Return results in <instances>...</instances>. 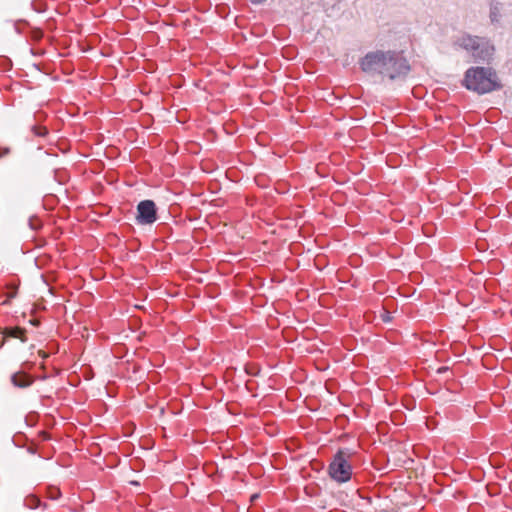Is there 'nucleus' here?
Segmentation results:
<instances>
[{
    "instance_id": "25",
    "label": "nucleus",
    "mask_w": 512,
    "mask_h": 512,
    "mask_svg": "<svg viewBox=\"0 0 512 512\" xmlns=\"http://www.w3.org/2000/svg\"><path fill=\"white\" fill-rule=\"evenodd\" d=\"M385 403H386V405H390V403H389V399H388V396H387V395H386Z\"/></svg>"
},
{
    "instance_id": "24",
    "label": "nucleus",
    "mask_w": 512,
    "mask_h": 512,
    "mask_svg": "<svg viewBox=\"0 0 512 512\" xmlns=\"http://www.w3.org/2000/svg\"><path fill=\"white\" fill-rule=\"evenodd\" d=\"M388 465H389V458H388V457H386V464H385V467L387 468V467H388Z\"/></svg>"
},
{
    "instance_id": "10",
    "label": "nucleus",
    "mask_w": 512,
    "mask_h": 512,
    "mask_svg": "<svg viewBox=\"0 0 512 512\" xmlns=\"http://www.w3.org/2000/svg\"><path fill=\"white\" fill-rule=\"evenodd\" d=\"M24 506L28 509H36L37 507L41 506V501L35 495H28L24 499Z\"/></svg>"
},
{
    "instance_id": "27",
    "label": "nucleus",
    "mask_w": 512,
    "mask_h": 512,
    "mask_svg": "<svg viewBox=\"0 0 512 512\" xmlns=\"http://www.w3.org/2000/svg\"><path fill=\"white\" fill-rule=\"evenodd\" d=\"M28 451H29L30 453H32V454H33V453H35L34 449H32V448H29V449H28Z\"/></svg>"
},
{
    "instance_id": "19",
    "label": "nucleus",
    "mask_w": 512,
    "mask_h": 512,
    "mask_svg": "<svg viewBox=\"0 0 512 512\" xmlns=\"http://www.w3.org/2000/svg\"><path fill=\"white\" fill-rule=\"evenodd\" d=\"M9 152L10 150L8 148H0V158L7 156Z\"/></svg>"
},
{
    "instance_id": "17",
    "label": "nucleus",
    "mask_w": 512,
    "mask_h": 512,
    "mask_svg": "<svg viewBox=\"0 0 512 512\" xmlns=\"http://www.w3.org/2000/svg\"><path fill=\"white\" fill-rule=\"evenodd\" d=\"M41 226V223L38 219L30 218L29 219V227L32 230H38Z\"/></svg>"
},
{
    "instance_id": "8",
    "label": "nucleus",
    "mask_w": 512,
    "mask_h": 512,
    "mask_svg": "<svg viewBox=\"0 0 512 512\" xmlns=\"http://www.w3.org/2000/svg\"><path fill=\"white\" fill-rule=\"evenodd\" d=\"M25 329L20 327H8L5 328L1 333L3 334V339L1 342V346L4 344L5 337L11 338H19L22 342H26L27 338L25 336Z\"/></svg>"
},
{
    "instance_id": "11",
    "label": "nucleus",
    "mask_w": 512,
    "mask_h": 512,
    "mask_svg": "<svg viewBox=\"0 0 512 512\" xmlns=\"http://www.w3.org/2000/svg\"><path fill=\"white\" fill-rule=\"evenodd\" d=\"M388 330L389 329L386 327V336H385L386 341H389L394 344L399 343V335L393 331L391 332L390 335H388Z\"/></svg>"
},
{
    "instance_id": "4",
    "label": "nucleus",
    "mask_w": 512,
    "mask_h": 512,
    "mask_svg": "<svg viewBox=\"0 0 512 512\" xmlns=\"http://www.w3.org/2000/svg\"><path fill=\"white\" fill-rule=\"evenodd\" d=\"M329 475L337 482L344 483L351 478V466L342 452H338L329 465Z\"/></svg>"
},
{
    "instance_id": "2",
    "label": "nucleus",
    "mask_w": 512,
    "mask_h": 512,
    "mask_svg": "<svg viewBox=\"0 0 512 512\" xmlns=\"http://www.w3.org/2000/svg\"><path fill=\"white\" fill-rule=\"evenodd\" d=\"M459 45L467 51L472 52L475 60H486L492 55L493 48L478 37L463 36Z\"/></svg>"
},
{
    "instance_id": "9",
    "label": "nucleus",
    "mask_w": 512,
    "mask_h": 512,
    "mask_svg": "<svg viewBox=\"0 0 512 512\" xmlns=\"http://www.w3.org/2000/svg\"><path fill=\"white\" fill-rule=\"evenodd\" d=\"M405 496H406V494H405L403 489H400L399 493H398V490L396 488H394L393 489V495L392 494H388L386 492L385 499L390 498V501L393 504V507L391 508V512H396L397 509H399L400 506L405 505V501H402L400 499L401 497L405 498Z\"/></svg>"
},
{
    "instance_id": "12",
    "label": "nucleus",
    "mask_w": 512,
    "mask_h": 512,
    "mask_svg": "<svg viewBox=\"0 0 512 512\" xmlns=\"http://www.w3.org/2000/svg\"><path fill=\"white\" fill-rule=\"evenodd\" d=\"M403 414L401 412L393 411L390 415L391 422L399 425L402 421Z\"/></svg>"
},
{
    "instance_id": "7",
    "label": "nucleus",
    "mask_w": 512,
    "mask_h": 512,
    "mask_svg": "<svg viewBox=\"0 0 512 512\" xmlns=\"http://www.w3.org/2000/svg\"><path fill=\"white\" fill-rule=\"evenodd\" d=\"M33 366L31 362L22 364V368L11 375V383L17 388H27L34 383V377L27 373V370Z\"/></svg>"
},
{
    "instance_id": "22",
    "label": "nucleus",
    "mask_w": 512,
    "mask_h": 512,
    "mask_svg": "<svg viewBox=\"0 0 512 512\" xmlns=\"http://www.w3.org/2000/svg\"><path fill=\"white\" fill-rule=\"evenodd\" d=\"M38 354H39V356H40V357H42V358H46V357L48 356V355H47L44 351H42V350H40V351L38 352Z\"/></svg>"
},
{
    "instance_id": "3",
    "label": "nucleus",
    "mask_w": 512,
    "mask_h": 512,
    "mask_svg": "<svg viewBox=\"0 0 512 512\" xmlns=\"http://www.w3.org/2000/svg\"><path fill=\"white\" fill-rule=\"evenodd\" d=\"M410 71V66L401 53H393L386 58V75L391 80L404 78Z\"/></svg>"
},
{
    "instance_id": "20",
    "label": "nucleus",
    "mask_w": 512,
    "mask_h": 512,
    "mask_svg": "<svg viewBox=\"0 0 512 512\" xmlns=\"http://www.w3.org/2000/svg\"><path fill=\"white\" fill-rule=\"evenodd\" d=\"M11 441L15 446L22 447L21 440H17L15 437H12Z\"/></svg>"
},
{
    "instance_id": "29",
    "label": "nucleus",
    "mask_w": 512,
    "mask_h": 512,
    "mask_svg": "<svg viewBox=\"0 0 512 512\" xmlns=\"http://www.w3.org/2000/svg\"><path fill=\"white\" fill-rule=\"evenodd\" d=\"M385 512H390V511H389V507H388V505H387V504H386V510H385Z\"/></svg>"
},
{
    "instance_id": "16",
    "label": "nucleus",
    "mask_w": 512,
    "mask_h": 512,
    "mask_svg": "<svg viewBox=\"0 0 512 512\" xmlns=\"http://www.w3.org/2000/svg\"><path fill=\"white\" fill-rule=\"evenodd\" d=\"M159 170H160L162 173H164V175H165L166 177H169V176H172V175H173V174H172V172H171V166H170V164H169V163H167V164H165V165L161 166V167L159 168Z\"/></svg>"
},
{
    "instance_id": "6",
    "label": "nucleus",
    "mask_w": 512,
    "mask_h": 512,
    "mask_svg": "<svg viewBox=\"0 0 512 512\" xmlns=\"http://www.w3.org/2000/svg\"><path fill=\"white\" fill-rule=\"evenodd\" d=\"M384 66V53L372 52L368 53L361 61V68L366 73L380 72Z\"/></svg>"
},
{
    "instance_id": "5",
    "label": "nucleus",
    "mask_w": 512,
    "mask_h": 512,
    "mask_svg": "<svg viewBox=\"0 0 512 512\" xmlns=\"http://www.w3.org/2000/svg\"><path fill=\"white\" fill-rule=\"evenodd\" d=\"M157 208L153 200H143L137 205L136 222L139 225H151L157 220Z\"/></svg>"
},
{
    "instance_id": "14",
    "label": "nucleus",
    "mask_w": 512,
    "mask_h": 512,
    "mask_svg": "<svg viewBox=\"0 0 512 512\" xmlns=\"http://www.w3.org/2000/svg\"><path fill=\"white\" fill-rule=\"evenodd\" d=\"M32 131L37 136H45L48 132L46 127H38V126H33Z\"/></svg>"
},
{
    "instance_id": "23",
    "label": "nucleus",
    "mask_w": 512,
    "mask_h": 512,
    "mask_svg": "<svg viewBox=\"0 0 512 512\" xmlns=\"http://www.w3.org/2000/svg\"><path fill=\"white\" fill-rule=\"evenodd\" d=\"M315 171H316L318 174H320L321 176H323V175H322L321 168H320V165H319V164L316 166Z\"/></svg>"
},
{
    "instance_id": "18",
    "label": "nucleus",
    "mask_w": 512,
    "mask_h": 512,
    "mask_svg": "<svg viewBox=\"0 0 512 512\" xmlns=\"http://www.w3.org/2000/svg\"><path fill=\"white\" fill-rule=\"evenodd\" d=\"M388 297L386 296V308H388L389 306V303L387 301ZM392 316L390 314V312L388 311V309H386V316H385V319H386V325L392 320Z\"/></svg>"
},
{
    "instance_id": "26",
    "label": "nucleus",
    "mask_w": 512,
    "mask_h": 512,
    "mask_svg": "<svg viewBox=\"0 0 512 512\" xmlns=\"http://www.w3.org/2000/svg\"><path fill=\"white\" fill-rule=\"evenodd\" d=\"M447 369H448L447 367L440 368V369H439V372H441V371H445V370H447Z\"/></svg>"
},
{
    "instance_id": "21",
    "label": "nucleus",
    "mask_w": 512,
    "mask_h": 512,
    "mask_svg": "<svg viewBox=\"0 0 512 512\" xmlns=\"http://www.w3.org/2000/svg\"><path fill=\"white\" fill-rule=\"evenodd\" d=\"M205 162H200V169L204 172H208L209 170L203 165Z\"/></svg>"
},
{
    "instance_id": "13",
    "label": "nucleus",
    "mask_w": 512,
    "mask_h": 512,
    "mask_svg": "<svg viewBox=\"0 0 512 512\" xmlns=\"http://www.w3.org/2000/svg\"><path fill=\"white\" fill-rule=\"evenodd\" d=\"M61 496V491L57 488H49L48 497L51 500H57Z\"/></svg>"
},
{
    "instance_id": "1",
    "label": "nucleus",
    "mask_w": 512,
    "mask_h": 512,
    "mask_svg": "<svg viewBox=\"0 0 512 512\" xmlns=\"http://www.w3.org/2000/svg\"><path fill=\"white\" fill-rule=\"evenodd\" d=\"M463 85L478 94L490 93L501 88L497 75L490 68L472 67L465 73Z\"/></svg>"
},
{
    "instance_id": "28",
    "label": "nucleus",
    "mask_w": 512,
    "mask_h": 512,
    "mask_svg": "<svg viewBox=\"0 0 512 512\" xmlns=\"http://www.w3.org/2000/svg\"><path fill=\"white\" fill-rule=\"evenodd\" d=\"M389 233L388 229H386L385 234L387 235ZM388 242V238L386 237V243Z\"/></svg>"
},
{
    "instance_id": "15",
    "label": "nucleus",
    "mask_w": 512,
    "mask_h": 512,
    "mask_svg": "<svg viewBox=\"0 0 512 512\" xmlns=\"http://www.w3.org/2000/svg\"><path fill=\"white\" fill-rule=\"evenodd\" d=\"M54 179L59 182L63 183L66 180V174L65 172H60L58 170L54 171Z\"/></svg>"
}]
</instances>
